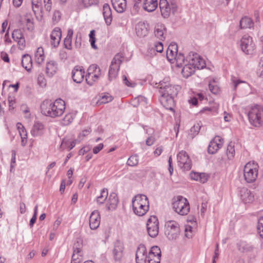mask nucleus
Masks as SVG:
<instances>
[{
	"mask_svg": "<svg viewBox=\"0 0 263 263\" xmlns=\"http://www.w3.org/2000/svg\"><path fill=\"white\" fill-rule=\"evenodd\" d=\"M192 228L190 226H185V236L186 237L190 238L192 237Z\"/></svg>",
	"mask_w": 263,
	"mask_h": 263,
	"instance_id": "4d7b16f0",
	"label": "nucleus"
},
{
	"mask_svg": "<svg viewBox=\"0 0 263 263\" xmlns=\"http://www.w3.org/2000/svg\"><path fill=\"white\" fill-rule=\"evenodd\" d=\"M167 50H174L176 52H178V46L175 43H172L168 46Z\"/></svg>",
	"mask_w": 263,
	"mask_h": 263,
	"instance_id": "69168bd1",
	"label": "nucleus"
},
{
	"mask_svg": "<svg viewBox=\"0 0 263 263\" xmlns=\"http://www.w3.org/2000/svg\"><path fill=\"white\" fill-rule=\"evenodd\" d=\"M178 54V52L174 50H169L167 49L166 51V58L170 61H173L175 57Z\"/></svg>",
	"mask_w": 263,
	"mask_h": 263,
	"instance_id": "8fccbe9b",
	"label": "nucleus"
},
{
	"mask_svg": "<svg viewBox=\"0 0 263 263\" xmlns=\"http://www.w3.org/2000/svg\"><path fill=\"white\" fill-rule=\"evenodd\" d=\"M99 0H82V3L85 7H89L93 5H97Z\"/></svg>",
	"mask_w": 263,
	"mask_h": 263,
	"instance_id": "3c124183",
	"label": "nucleus"
},
{
	"mask_svg": "<svg viewBox=\"0 0 263 263\" xmlns=\"http://www.w3.org/2000/svg\"><path fill=\"white\" fill-rule=\"evenodd\" d=\"M22 65L27 71H31L32 67V60L30 55L26 54L22 56Z\"/></svg>",
	"mask_w": 263,
	"mask_h": 263,
	"instance_id": "c85d7f7f",
	"label": "nucleus"
},
{
	"mask_svg": "<svg viewBox=\"0 0 263 263\" xmlns=\"http://www.w3.org/2000/svg\"><path fill=\"white\" fill-rule=\"evenodd\" d=\"M209 178V176L207 174L204 173H200L198 181L204 183L208 181Z\"/></svg>",
	"mask_w": 263,
	"mask_h": 263,
	"instance_id": "5fc2aeb1",
	"label": "nucleus"
},
{
	"mask_svg": "<svg viewBox=\"0 0 263 263\" xmlns=\"http://www.w3.org/2000/svg\"><path fill=\"white\" fill-rule=\"evenodd\" d=\"M163 50V45L162 42H156L155 43L154 45V47L151 48H149L148 49V52H150V54L152 55L155 53V51L157 52H162Z\"/></svg>",
	"mask_w": 263,
	"mask_h": 263,
	"instance_id": "58836bf2",
	"label": "nucleus"
},
{
	"mask_svg": "<svg viewBox=\"0 0 263 263\" xmlns=\"http://www.w3.org/2000/svg\"><path fill=\"white\" fill-rule=\"evenodd\" d=\"M124 247L123 243L120 240H116L114 243L112 250V255L115 261L120 262L123 257Z\"/></svg>",
	"mask_w": 263,
	"mask_h": 263,
	"instance_id": "f8f14e48",
	"label": "nucleus"
},
{
	"mask_svg": "<svg viewBox=\"0 0 263 263\" xmlns=\"http://www.w3.org/2000/svg\"><path fill=\"white\" fill-rule=\"evenodd\" d=\"M46 70L47 75L50 77H52L58 70L57 63L54 61H50L47 62Z\"/></svg>",
	"mask_w": 263,
	"mask_h": 263,
	"instance_id": "cd10ccee",
	"label": "nucleus"
},
{
	"mask_svg": "<svg viewBox=\"0 0 263 263\" xmlns=\"http://www.w3.org/2000/svg\"><path fill=\"white\" fill-rule=\"evenodd\" d=\"M103 14L107 25H110L112 21L111 10L108 4H105L103 7Z\"/></svg>",
	"mask_w": 263,
	"mask_h": 263,
	"instance_id": "5701e85b",
	"label": "nucleus"
},
{
	"mask_svg": "<svg viewBox=\"0 0 263 263\" xmlns=\"http://www.w3.org/2000/svg\"><path fill=\"white\" fill-rule=\"evenodd\" d=\"M240 196L241 200L246 203L251 202L253 200L254 195L250 190L246 188L241 189Z\"/></svg>",
	"mask_w": 263,
	"mask_h": 263,
	"instance_id": "4be33fe9",
	"label": "nucleus"
},
{
	"mask_svg": "<svg viewBox=\"0 0 263 263\" xmlns=\"http://www.w3.org/2000/svg\"><path fill=\"white\" fill-rule=\"evenodd\" d=\"M12 37L15 41L24 37V35L21 29H15L12 33Z\"/></svg>",
	"mask_w": 263,
	"mask_h": 263,
	"instance_id": "49530a36",
	"label": "nucleus"
},
{
	"mask_svg": "<svg viewBox=\"0 0 263 263\" xmlns=\"http://www.w3.org/2000/svg\"><path fill=\"white\" fill-rule=\"evenodd\" d=\"M16 41L17 42L18 48L21 50H23L25 48L26 45V42L24 37L17 40Z\"/></svg>",
	"mask_w": 263,
	"mask_h": 263,
	"instance_id": "6e6d98bb",
	"label": "nucleus"
},
{
	"mask_svg": "<svg viewBox=\"0 0 263 263\" xmlns=\"http://www.w3.org/2000/svg\"><path fill=\"white\" fill-rule=\"evenodd\" d=\"M37 205H36L34 207V214L30 220L29 225L31 227L33 226V224H34V223L36 221V217H37Z\"/></svg>",
	"mask_w": 263,
	"mask_h": 263,
	"instance_id": "603ef678",
	"label": "nucleus"
},
{
	"mask_svg": "<svg viewBox=\"0 0 263 263\" xmlns=\"http://www.w3.org/2000/svg\"><path fill=\"white\" fill-rule=\"evenodd\" d=\"M136 33L140 37H143L147 35L148 31L146 25L144 22H139L136 25Z\"/></svg>",
	"mask_w": 263,
	"mask_h": 263,
	"instance_id": "412c9836",
	"label": "nucleus"
},
{
	"mask_svg": "<svg viewBox=\"0 0 263 263\" xmlns=\"http://www.w3.org/2000/svg\"><path fill=\"white\" fill-rule=\"evenodd\" d=\"M108 195V190L106 188L103 189L101 191L100 195L96 199L97 202L100 204H103L107 200Z\"/></svg>",
	"mask_w": 263,
	"mask_h": 263,
	"instance_id": "e433bc0d",
	"label": "nucleus"
},
{
	"mask_svg": "<svg viewBox=\"0 0 263 263\" xmlns=\"http://www.w3.org/2000/svg\"><path fill=\"white\" fill-rule=\"evenodd\" d=\"M75 257L76 254H72L71 263H81V258L77 256V258H75Z\"/></svg>",
	"mask_w": 263,
	"mask_h": 263,
	"instance_id": "774afa93",
	"label": "nucleus"
},
{
	"mask_svg": "<svg viewBox=\"0 0 263 263\" xmlns=\"http://www.w3.org/2000/svg\"><path fill=\"white\" fill-rule=\"evenodd\" d=\"M100 224V215L99 212L96 210L93 211L89 217V227L91 230L97 229Z\"/></svg>",
	"mask_w": 263,
	"mask_h": 263,
	"instance_id": "a211bd4d",
	"label": "nucleus"
},
{
	"mask_svg": "<svg viewBox=\"0 0 263 263\" xmlns=\"http://www.w3.org/2000/svg\"><path fill=\"white\" fill-rule=\"evenodd\" d=\"M257 229L260 236L263 238V217L259 218Z\"/></svg>",
	"mask_w": 263,
	"mask_h": 263,
	"instance_id": "de8ad7c7",
	"label": "nucleus"
},
{
	"mask_svg": "<svg viewBox=\"0 0 263 263\" xmlns=\"http://www.w3.org/2000/svg\"><path fill=\"white\" fill-rule=\"evenodd\" d=\"M118 203V197L115 193H111L107 200L106 208L108 210L116 209Z\"/></svg>",
	"mask_w": 263,
	"mask_h": 263,
	"instance_id": "6ab92c4d",
	"label": "nucleus"
},
{
	"mask_svg": "<svg viewBox=\"0 0 263 263\" xmlns=\"http://www.w3.org/2000/svg\"><path fill=\"white\" fill-rule=\"evenodd\" d=\"M133 205V210L134 213L139 216H142L144 215L146 212L148 211L149 205H147V208L144 207V205L136 204L132 205Z\"/></svg>",
	"mask_w": 263,
	"mask_h": 263,
	"instance_id": "7c9ffc66",
	"label": "nucleus"
},
{
	"mask_svg": "<svg viewBox=\"0 0 263 263\" xmlns=\"http://www.w3.org/2000/svg\"><path fill=\"white\" fill-rule=\"evenodd\" d=\"M157 6V0H144L142 5L143 9L147 12L154 11Z\"/></svg>",
	"mask_w": 263,
	"mask_h": 263,
	"instance_id": "393cba45",
	"label": "nucleus"
},
{
	"mask_svg": "<svg viewBox=\"0 0 263 263\" xmlns=\"http://www.w3.org/2000/svg\"><path fill=\"white\" fill-rule=\"evenodd\" d=\"M98 71L99 73L101 72V69L97 65L92 64L89 67L88 69V75L86 76V80L88 84L90 85H92V83L89 82L88 81V79L90 77L91 74H93V73L95 72H97Z\"/></svg>",
	"mask_w": 263,
	"mask_h": 263,
	"instance_id": "f704fd0d",
	"label": "nucleus"
},
{
	"mask_svg": "<svg viewBox=\"0 0 263 263\" xmlns=\"http://www.w3.org/2000/svg\"><path fill=\"white\" fill-rule=\"evenodd\" d=\"M38 83L41 87L45 86L46 85V81L45 78L40 76L37 78Z\"/></svg>",
	"mask_w": 263,
	"mask_h": 263,
	"instance_id": "680f3d73",
	"label": "nucleus"
},
{
	"mask_svg": "<svg viewBox=\"0 0 263 263\" xmlns=\"http://www.w3.org/2000/svg\"><path fill=\"white\" fill-rule=\"evenodd\" d=\"M148 256L145 246L143 244L139 245L136 253V263H146Z\"/></svg>",
	"mask_w": 263,
	"mask_h": 263,
	"instance_id": "4468645a",
	"label": "nucleus"
},
{
	"mask_svg": "<svg viewBox=\"0 0 263 263\" xmlns=\"http://www.w3.org/2000/svg\"><path fill=\"white\" fill-rule=\"evenodd\" d=\"M241 48L243 52L247 54H252L255 49V44L252 38L248 35H244L241 39Z\"/></svg>",
	"mask_w": 263,
	"mask_h": 263,
	"instance_id": "9d476101",
	"label": "nucleus"
},
{
	"mask_svg": "<svg viewBox=\"0 0 263 263\" xmlns=\"http://www.w3.org/2000/svg\"><path fill=\"white\" fill-rule=\"evenodd\" d=\"M45 55L44 49L42 47H39L35 53V60L36 63L40 64L44 61Z\"/></svg>",
	"mask_w": 263,
	"mask_h": 263,
	"instance_id": "c9c22d12",
	"label": "nucleus"
},
{
	"mask_svg": "<svg viewBox=\"0 0 263 263\" xmlns=\"http://www.w3.org/2000/svg\"><path fill=\"white\" fill-rule=\"evenodd\" d=\"M159 8L161 15L164 18H167L171 12L175 13L177 10V6L174 1L160 0Z\"/></svg>",
	"mask_w": 263,
	"mask_h": 263,
	"instance_id": "0eeeda50",
	"label": "nucleus"
},
{
	"mask_svg": "<svg viewBox=\"0 0 263 263\" xmlns=\"http://www.w3.org/2000/svg\"><path fill=\"white\" fill-rule=\"evenodd\" d=\"M148 256L154 258H161V252L159 247L155 246L151 248L149 252Z\"/></svg>",
	"mask_w": 263,
	"mask_h": 263,
	"instance_id": "ea45409f",
	"label": "nucleus"
},
{
	"mask_svg": "<svg viewBox=\"0 0 263 263\" xmlns=\"http://www.w3.org/2000/svg\"><path fill=\"white\" fill-rule=\"evenodd\" d=\"M123 60V57L120 53L116 54L113 58L108 71V80L111 81L115 80L118 73L120 65Z\"/></svg>",
	"mask_w": 263,
	"mask_h": 263,
	"instance_id": "423d86ee",
	"label": "nucleus"
},
{
	"mask_svg": "<svg viewBox=\"0 0 263 263\" xmlns=\"http://www.w3.org/2000/svg\"><path fill=\"white\" fill-rule=\"evenodd\" d=\"M209 87L210 91L214 94H217L219 91V87L215 84H213L211 82L209 83Z\"/></svg>",
	"mask_w": 263,
	"mask_h": 263,
	"instance_id": "864d4df0",
	"label": "nucleus"
},
{
	"mask_svg": "<svg viewBox=\"0 0 263 263\" xmlns=\"http://www.w3.org/2000/svg\"><path fill=\"white\" fill-rule=\"evenodd\" d=\"M174 59L176 61V66L178 67H181L185 62V57L181 53H178Z\"/></svg>",
	"mask_w": 263,
	"mask_h": 263,
	"instance_id": "c03bdc74",
	"label": "nucleus"
},
{
	"mask_svg": "<svg viewBox=\"0 0 263 263\" xmlns=\"http://www.w3.org/2000/svg\"><path fill=\"white\" fill-rule=\"evenodd\" d=\"M138 158L137 154L132 155L127 160V164L130 166H136L138 164Z\"/></svg>",
	"mask_w": 263,
	"mask_h": 263,
	"instance_id": "a18cd8bd",
	"label": "nucleus"
},
{
	"mask_svg": "<svg viewBox=\"0 0 263 263\" xmlns=\"http://www.w3.org/2000/svg\"><path fill=\"white\" fill-rule=\"evenodd\" d=\"M241 29L251 28L254 23L251 18L247 16L242 17L239 22Z\"/></svg>",
	"mask_w": 263,
	"mask_h": 263,
	"instance_id": "72a5a7b5",
	"label": "nucleus"
},
{
	"mask_svg": "<svg viewBox=\"0 0 263 263\" xmlns=\"http://www.w3.org/2000/svg\"><path fill=\"white\" fill-rule=\"evenodd\" d=\"M160 85L159 90L160 102L166 109L173 110L175 106L174 97L177 96L180 87L179 85H173L165 82L161 83Z\"/></svg>",
	"mask_w": 263,
	"mask_h": 263,
	"instance_id": "f257e3e1",
	"label": "nucleus"
},
{
	"mask_svg": "<svg viewBox=\"0 0 263 263\" xmlns=\"http://www.w3.org/2000/svg\"><path fill=\"white\" fill-rule=\"evenodd\" d=\"M179 166L184 171H189L192 167V161L186 152L180 151L177 155Z\"/></svg>",
	"mask_w": 263,
	"mask_h": 263,
	"instance_id": "1a4fd4ad",
	"label": "nucleus"
},
{
	"mask_svg": "<svg viewBox=\"0 0 263 263\" xmlns=\"http://www.w3.org/2000/svg\"><path fill=\"white\" fill-rule=\"evenodd\" d=\"M73 117L71 114H68L65 116L63 119V124L65 125H67L71 123L73 121Z\"/></svg>",
	"mask_w": 263,
	"mask_h": 263,
	"instance_id": "09e8293b",
	"label": "nucleus"
},
{
	"mask_svg": "<svg viewBox=\"0 0 263 263\" xmlns=\"http://www.w3.org/2000/svg\"><path fill=\"white\" fill-rule=\"evenodd\" d=\"M147 261H148V263H160V258H154V257H152L151 256H148Z\"/></svg>",
	"mask_w": 263,
	"mask_h": 263,
	"instance_id": "e2e57ef3",
	"label": "nucleus"
},
{
	"mask_svg": "<svg viewBox=\"0 0 263 263\" xmlns=\"http://www.w3.org/2000/svg\"><path fill=\"white\" fill-rule=\"evenodd\" d=\"M111 4L115 10L119 13L124 12L126 8V0H111Z\"/></svg>",
	"mask_w": 263,
	"mask_h": 263,
	"instance_id": "b1692460",
	"label": "nucleus"
},
{
	"mask_svg": "<svg viewBox=\"0 0 263 263\" xmlns=\"http://www.w3.org/2000/svg\"><path fill=\"white\" fill-rule=\"evenodd\" d=\"M201 127V124L198 123L191 127L190 129V133L189 135L190 137L193 139L196 135H197L200 130Z\"/></svg>",
	"mask_w": 263,
	"mask_h": 263,
	"instance_id": "a19ab883",
	"label": "nucleus"
},
{
	"mask_svg": "<svg viewBox=\"0 0 263 263\" xmlns=\"http://www.w3.org/2000/svg\"><path fill=\"white\" fill-rule=\"evenodd\" d=\"M159 222L156 216H151L149 218L146 224L147 231L148 235L151 237H156L159 232Z\"/></svg>",
	"mask_w": 263,
	"mask_h": 263,
	"instance_id": "9b49d317",
	"label": "nucleus"
},
{
	"mask_svg": "<svg viewBox=\"0 0 263 263\" xmlns=\"http://www.w3.org/2000/svg\"><path fill=\"white\" fill-rule=\"evenodd\" d=\"M44 7L46 11L49 12L51 10V0H44Z\"/></svg>",
	"mask_w": 263,
	"mask_h": 263,
	"instance_id": "13d9d810",
	"label": "nucleus"
},
{
	"mask_svg": "<svg viewBox=\"0 0 263 263\" xmlns=\"http://www.w3.org/2000/svg\"><path fill=\"white\" fill-rule=\"evenodd\" d=\"M165 234L170 240H175L180 235V228L178 223L174 220L168 221L165 224Z\"/></svg>",
	"mask_w": 263,
	"mask_h": 263,
	"instance_id": "39448f33",
	"label": "nucleus"
},
{
	"mask_svg": "<svg viewBox=\"0 0 263 263\" xmlns=\"http://www.w3.org/2000/svg\"><path fill=\"white\" fill-rule=\"evenodd\" d=\"M113 99L112 97L108 93L102 96L100 99H99L97 102V104L99 105L111 102Z\"/></svg>",
	"mask_w": 263,
	"mask_h": 263,
	"instance_id": "37998d69",
	"label": "nucleus"
},
{
	"mask_svg": "<svg viewBox=\"0 0 263 263\" xmlns=\"http://www.w3.org/2000/svg\"><path fill=\"white\" fill-rule=\"evenodd\" d=\"M65 109V102L61 99L56 100L54 102L45 100L41 104L42 114L51 118L61 116Z\"/></svg>",
	"mask_w": 263,
	"mask_h": 263,
	"instance_id": "f03ea898",
	"label": "nucleus"
},
{
	"mask_svg": "<svg viewBox=\"0 0 263 263\" xmlns=\"http://www.w3.org/2000/svg\"><path fill=\"white\" fill-rule=\"evenodd\" d=\"M73 35V31L71 29H69L67 32L66 37L64 40V44L65 48L68 49H71L72 37Z\"/></svg>",
	"mask_w": 263,
	"mask_h": 263,
	"instance_id": "4c0bfd02",
	"label": "nucleus"
},
{
	"mask_svg": "<svg viewBox=\"0 0 263 263\" xmlns=\"http://www.w3.org/2000/svg\"><path fill=\"white\" fill-rule=\"evenodd\" d=\"M238 250L242 253L251 252L254 250V247L245 242H240L237 243Z\"/></svg>",
	"mask_w": 263,
	"mask_h": 263,
	"instance_id": "2f4dec72",
	"label": "nucleus"
},
{
	"mask_svg": "<svg viewBox=\"0 0 263 263\" xmlns=\"http://www.w3.org/2000/svg\"><path fill=\"white\" fill-rule=\"evenodd\" d=\"M186 61H188L189 63H191L195 69H203L206 66L204 60L201 58L197 53H193L192 55L190 54L187 57Z\"/></svg>",
	"mask_w": 263,
	"mask_h": 263,
	"instance_id": "ddd939ff",
	"label": "nucleus"
},
{
	"mask_svg": "<svg viewBox=\"0 0 263 263\" xmlns=\"http://www.w3.org/2000/svg\"><path fill=\"white\" fill-rule=\"evenodd\" d=\"M165 31H166V29L163 25H158L155 27V35L160 40H164L165 39L164 35Z\"/></svg>",
	"mask_w": 263,
	"mask_h": 263,
	"instance_id": "473e14b6",
	"label": "nucleus"
},
{
	"mask_svg": "<svg viewBox=\"0 0 263 263\" xmlns=\"http://www.w3.org/2000/svg\"><path fill=\"white\" fill-rule=\"evenodd\" d=\"M123 83L127 86L128 87H134L136 84L134 83H132L130 82H129L128 79H127V78L126 77V76L124 75L123 76Z\"/></svg>",
	"mask_w": 263,
	"mask_h": 263,
	"instance_id": "bf43d9fd",
	"label": "nucleus"
},
{
	"mask_svg": "<svg viewBox=\"0 0 263 263\" xmlns=\"http://www.w3.org/2000/svg\"><path fill=\"white\" fill-rule=\"evenodd\" d=\"M61 18V13L59 11H55L52 19L54 21H59Z\"/></svg>",
	"mask_w": 263,
	"mask_h": 263,
	"instance_id": "0e129e2a",
	"label": "nucleus"
},
{
	"mask_svg": "<svg viewBox=\"0 0 263 263\" xmlns=\"http://www.w3.org/2000/svg\"><path fill=\"white\" fill-rule=\"evenodd\" d=\"M16 126L21 138V145L22 146H25L26 145L27 141V132L24 126L21 123H17Z\"/></svg>",
	"mask_w": 263,
	"mask_h": 263,
	"instance_id": "a878e982",
	"label": "nucleus"
},
{
	"mask_svg": "<svg viewBox=\"0 0 263 263\" xmlns=\"http://www.w3.org/2000/svg\"><path fill=\"white\" fill-rule=\"evenodd\" d=\"M135 204L144 205V208H147V205H149L148 198L143 194L136 195L132 199V205Z\"/></svg>",
	"mask_w": 263,
	"mask_h": 263,
	"instance_id": "aec40b11",
	"label": "nucleus"
},
{
	"mask_svg": "<svg viewBox=\"0 0 263 263\" xmlns=\"http://www.w3.org/2000/svg\"><path fill=\"white\" fill-rule=\"evenodd\" d=\"M234 143L231 142L227 146V155L228 159H232L235 155Z\"/></svg>",
	"mask_w": 263,
	"mask_h": 263,
	"instance_id": "79ce46f5",
	"label": "nucleus"
},
{
	"mask_svg": "<svg viewBox=\"0 0 263 263\" xmlns=\"http://www.w3.org/2000/svg\"><path fill=\"white\" fill-rule=\"evenodd\" d=\"M62 36L61 30L59 27L55 28L50 34V44L53 47H57L60 42Z\"/></svg>",
	"mask_w": 263,
	"mask_h": 263,
	"instance_id": "f3484780",
	"label": "nucleus"
},
{
	"mask_svg": "<svg viewBox=\"0 0 263 263\" xmlns=\"http://www.w3.org/2000/svg\"><path fill=\"white\" fill-rule=\"evenodd\" d=\"M248 116L251 124L255 127L260 126L263 124V107L259 105L252 106Z\"/></svg>",
	"mask_w": 263,
	"mask_h": 263,
	"instance_id": "7ed1b4c3",
	"label": "nucleus"
},
{
	"mask_svg": "<svg viewBox=\"0 0 263 263\" xmlns=\"http://www.w3.org/2000/svg\"><path fill=\"white\" fill-rule=\"evenodd\" d=\"M172 204L175 211L181 215H187L189 212V203L187 200L182 196L174 197Z\"/></svg>",
	"mask_w": 263,
	"mask_h": 263,
	"instance_id": "20e7f679",
	"label": "nucleus"
},
{
	"mask_svg": "<svg viewBox=\"0 0 263 263\" xmlns=\"http://www.w3.org/2000/svg\"><path fill=\"white\" fill-rule=\"evenodd\" d=\"M123 83L127 86L128 87H134L136 84L134 83H132L130 82H129L128 79H127V78L126 77V76L124 75L123 76Z\"/></svg>",
	"mask_w": 263,
	"mask_h": 263,
	"instance_id": "052dcab7",
	"label": "nucleus"
},
{
	"mask_svg": "<svg viewBox=\"0 0 263 263\" xmlns=\"http://www.w3.org/2000/svg\"><path fill=\"white\" fill-rule=\"evenodd\" d=\"M44 133V125L42 123L35 122L31 130V134L32 136L36 137L41 136Z\"/></svg>",
	"mask_w": 263,
	"mask_h": 263,
	"instance_id": "bb28decb",
	"label": "nucleus"
},
{
	"mask_svg": "<svg viewBox=\"0 0 263 263\" xmlns=\"http://www.w3.org/2000/svg\"><path fill=\"white\" fill-rule=\"evenodd\" d=\"M195 69L191 63L185 64L182 68L181 73L183 77L187 78L194 73Z\"/></svg>",
	"mask_w": 263,
	"mask_h": 263,
	"instance_id": "c756f323",
	"label": "nucleus"
},
{
	"mask_svg": "<svg viewBox=\"0 0 263 263\" xmlns=\"http://www.w3.org/2000/svg\"><path fill=\"white\" fill-rule=\"evenodd\" d=\"M85 70L82 66L77 65L72 71V78L77 83H80L84 78Z\"/></svg>",
	"mask_w": 263,
	"mask_h": 263,
	"instance_id": "2eb2a0df",
	"label": "nucleus"
},
{
	"mask_svg": "<svg viewBox=\"0 0 263 263\" xmlns=\"http://www.w3.org/2000/svg\"><path fill=\"white\" fill-rule=\"evenodd\" d=\"M257 164L249 162L247 163L243 169V176L245 180L248 183L253 182L256 180L258 175Z\"/></svg>",
	"mask_w": 263,
	"mask_h": 263,
	"instance_id": "6e6552de",
	"label": "nucleus"
},
{
	"mask_svg": "<svg viewBox=\"0 0 263 263\" xmlns=\"http://www.w3.org/2000/svg\"><path fill=\"white\" fill-rule=\"evenodd\" d=\"M223 140L219 136L215 137L214 139L210 142L208 148V153L211 154L216 153L221 147Z\"/></svg>",
	"mask_w": 263,
	"mask_h": 263,
	"instance_id": "dca6fc26",
	"label": "nucleus"
},
{
	"mask_svg": "<svg viewBox=\"0 0 263 263\" xmlns=\"http://www.w3.org/2000/svg\"><path fill=\"white\" fill-rule=\"evenodd\" d=\"M103 147L102 143L99 144L98 146H95L93 148V153L95 154H98Z\"/></svg>",
	"mask_w": 263,
	"mask_h": 263,
	"instance_id": "338daca9",
	"label": "nucleus"
}]
</instances>
